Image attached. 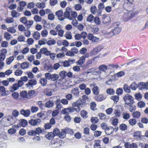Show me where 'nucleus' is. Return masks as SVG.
I'll use <instances>...</instances> for the list:
<instances>
[{
  "label": "nucleus",
  "mask_w": 148,
  "mask_h": 148,
  "mask_svg": "<svg viewBox=\"0 0 148 148\" xmlns=\"http://www.w3.org/2000/svg\"><path fill=\"white\" fill-rule=\"evenodd\" d=\"M86 101L82 99H78L76 102L72 104V106L76 109V111L79 112L80 111V108L84 107L85 105Z\"/></svg>",
  "instance_id": "1"
},
{
  "label": "nucleus",
  "mask_w": 148,
  "mask_h": 148,
  "mask_svg": "<svg viewBox=\"0 0 148 148\" xmlns=\"http://www.w3.org/2000/svg\"><path fill=\"white\" fill-rule=\"evenodd\" d=\"M123 99L125 102V104L129 105L130 104L134 103V98L132 97L129 94H126L123 97Z\"/></svg>",
  "instance_id": "2"
},
{
  "label": "nucleus",
  "mask_w": 148,
  "mask_h": 148,
  "mask_svg": "<svg viewBox=\"0 0 148 148\" xmlns=\"http://www.w3.org/2000/svg\"><path fill=\"white\" fill-rule=\"evenodd\" d=\"M136 14L135 12L127 11L124 13L123 15V19L124 21H127L134 17Z\"/></svg>",
  "instance_id": "3"
},
{
  "label": "nucleus",
  "mask_w": 148,
  "mask_h": 148,
  "mask_svg": "<svg viewBox=\"0 0 148 148\" xmlns=\"http://www.w3.org/2000/svg\"><path fill=\"white\" fill-rule=\"evenodd\" d=\"M45 77L48 80H51L53 81H56L59 78L58 75L56 74H51L49 73H45Z\"/></svg>",
  "instance_id": "4"
},
{
  "label": "nucleus",
  "mask_w": 148,
  "mask_h": 148,
  "mask_svg": "<svg viewBox=\"0 0 148 148\" xmlns=\"http://www.w3.org/2000/svg\"><path fill=\"white\" fill-rule=\"evenodd\" d=\"M42 130L40 128H37L35 130H32L29 131L27 134L29 136H33L36 134L39 135L42 132Z\"/></svg>",
  "instance_id": "5"
},
{
  "label": "nucleus",
  "mask_w": 148,
  "mask_h": 148,
  "mask_svg": "<svg viewBox=\"0 0 148 148\" xmlns=\"http://www.w3.org/2000/svg\"><path fill=\"white\" fill-rule=\"evenodd\" d=\"M4 118H6L8 122L9 125H12L15 123L16 121V118L13 117L12 116L9 115L5 116Z\"/></svg>",
  "instance_id": "6"
},
{
  "label": "nucleus",
  "mask_w": 148,
  "mask_h": 148,
  "mask_svg": "<svg viewBox=\"0 0 148 148\" xmlns=\"http://www.w3.org/2000/svg\"><path fill=\"white\" fill-rule=\"evenodd\" d=\"M41 122V120L39 119H32L29 121V123L31 125L34 126L40 124Z\"/></svg>",
  "instance_id": "7"
},
{
  "label": "nucleus",
  "mask_w": 148,
  "mask_h": 148,
  "mask_svg": "<svg viewBox=\"0 0 148 148\" xmlns=\"http://www.w3.org/2000/svg\"><path fill=\"white\" fill-rule=\"evenodd\" d=\"M56 16L58 17V19L60 21H63L65 19L62 10H59L56 13Z\"/></svg>",
  "instance_id": "8"
},
{
  "label": "nucleus",
  "mask_w": 148,
  "mask_h": 148,
  "mask_svg": "<svg viewBox=\"0 0 148 148\" xmlns=\"http://www.w3.org/2000/svg\"><path fill=\"white\" fill-rule=\"evenodd\" d=\"M37 83V81L35 79H31L28 81V83L26 84L25 85L28 88L32 87L33 86L36 85Z\"/></svg>",
  "instance_id": "9"
},
{
  "label": "nucleus",
  "mask_w": 148,
  "mask_h": 148,
  "mask_svg": "<svg viewBox=\"0 0 148 148\" xmlns=\"http://www.w3.org/2000/svg\"><path fill=\"white\" fill-rule=\"evenodd\" d=\"M71 92L76 97H78L79 96V89L77 87L72 88L71 90Z\"/></svg>",
  "instance_id": "10"
},
{
  "label": "nucleus",
  "mask_w": 148,
  "mask_h": 148,
  "mask_svg": "<svg viewBox=\"0 0 148 148\" xmlns=\"http://www.w3.org/2000/svg\"><path fill=\"white\" fill-rule=\"evenodd\" d=\"M21 114L25 117H28L29 116L30 111L29 110L27 109L25 110L23 109H21L20 111Z\"/></svg>",
  "instance_id": "11"
},
{
  "label": "nucleus",
  "mask_w": 148,
  "mask_h": 148,
  "mask_svg": "<svg viewBox=\"0 0 148 148\" xmlns=\"http://www.w3.org/2000/svg\"><path fill=\"white\" fill-rule=\"evenodd\" d=\"M88 39L92 41V42H97L99 40V38L95 36H93L92 34H89L88 36Z\"/></svg>",
  "instance_id": "12"
},
{
  "label": "nucleus",
  "mask_w": 148,
  "mask_h": 148,
  "mask_svg": "<svg viewBox=\"0 0 148 148\" xmlns=\"http://www.w3.org/2000/svg\"><path fill=\"white\" fill-rule=\"evenodd\" d=\"M0 92L2 96H4L8 95L9 92L5 90V88L3 86H0Z\"/></svg>",
  "instance_id": "13"
},
{
  "label": "nucleus",
  "mask_w": 148,
  "mask_h": 148,
  "mask_svg": "<svg viewBox=\"0 0 148 148\" xmlns=\"http://www.w3.org/2000/svg\"><path fill=\"white\" fill-rule=\"evenodd\" d=\"M121 30V28L119 27H115L111 32H109L110 34H111V33H112L113 35H112L113 36L114 35H116L120 33Z\"/></svg>",
  "instance_id": "14"
},
{
  "label": "nucleus",
  "mask_w": 148,
  "mask_h": 148,
  "mask_svg": "<svg viewBox=\"0 0 148 148\" xmlns=\"http://www.w3.org/2000/svg\"><path fill=\"white\" fill-rule=\"evenodd\" d=\"M87 55L88 54H86L84 56H83L81 57L80 59L77 62V64L80 65H82L85 61V57H87Z\"/></svg>",
  "instance_id": "15"
},
{
  "label": "nucleus",
  "mask_w": 148,
  "mask_h": 148,
  "mask_svg": "<svg viewBox=\"0 0 148 148\" xmlns=\"http://www.w3.org/2000/svg\"><path fill=\"white\" fill-rule=\"evenodd\" d=\"M98 9L97 11V14L101 15L102 10L104 8V5L103 3H100L98 5Z\"/></svg>",
  "instance_id": "16"
},
{
  "label": "nucleus",
  "mask_w": 148,
  "mask_h": 148,
  "mask_svg": "<svg viewBox=\"0 0 148 148\" xmlns=\"http://www.w3.org/2000/svg\"><path fill=\"white\" fill-rule=\"evenodd\" d=\"M7 52V50L6 49H3L1 50L0 54V57L1 59L4 60L5 57V54Z\"/></svg>",
  "instance_id": "17"
},
{
  "label": "nucleus",
  "mask_w": 148,
  "mask_h": 148,
  "mask_svg": "<svg viewBox=\"0 0 148 148\" xmlns=\"http://www.w3.org/2000/svg\"><path fill=\"white\" fill-rule=\"evenodd\" d=\"M98 69L101 71V73L102 72H106V71L108 69V67L105 64H102L99 66Z\"/></svg>",
  "instance_id": "18"
},
{
  "label": "nucleus",
  "mask_w": 148,
  "mask_h": 148,
  "mask_svg": "<svg viewBox=\"0 0 148 148\" xmlns=\"http://www.w3.org/2000/svg\"><path fill=\"white\" fill-rule=\"evenodd\" d=\"M11 16L13 18H17L21 15V14L17 12L16 10H13L11 12Z\"/></svg>",
  "instance_id": "19"
},
{
  "label": "nucleus",
  "mask_w": 148,
  "mask_h": 148,
  "mask_svg": "<svg viewBox=\"0 0 148 148\" xmlns=\"http://www.w3.org/2000/svg\"><path fill=\"white\" fill-rule=\"evenodd\" d=\"M56 108L57 110H60L63 108V106L60 103V101L59 99H57L56 101Z\"/></svg>",
  "instance_id": "20"
},
{
  "label": "nucleus",
  "mask_w": 148,
  "mask_h": 148,
  "mask_svg": "<svg viewBox=\"0 0 148 148\" xmlns=\"http://www.w3.org/2000/svg\"><path fill=\"white\" fill-rule=\"evenodd\" d=\"M61 144L59 143V140L58 139L56 142L55 141L52 142V146L54 148H56L60 147Z\"/></svg>",
  "instance_id": "21"
},
{
  "label": "nucleus",
  "mask_w": 148,
  "mask_h": 148,
  "mask_svg": "<svg viewBox=\"0 0 148 148\" xmlns=\"http://www.w3.org/2000/svg\"><path fill=\"white\" fill-rule=\"evenodd\" d=\"M47 79L45 78H42L40 79L39 82L42 86H46L47 83Z\"/></svg>",
  "instance_id": "22"
},
{
  "label": "nucleus",
  "mask_w": 148,
  "mask_h": 148,
  "mask_svg": "<svg viewBox=\"0 0 148 148\" xmlns=\"http://www.w3.org/2000/svg\"><path fill=\"white\" fill-rule=\"evenodd\" d=\"M54 105L53 101L49 100L46 103L45 106L47 108H50L53 107Z\"/></svg>",
  "instance_id": "23"
},
{
  "label": "nucleus",
  "mask_w": 148,
  "mask_h": 148,
  "mask_svg": "<svg viewBox=\"0 0 148 148\" xmlns=\"http://www.w3.org/2000/svg\"><path fill=\"white\" fill-rule=\"evenodd\" d=\"M102 48V47L101 46H99L95 48L92 51L93 54L94 55L96 54L97 53L99 52Z\"/></svg>",
  "instance_id": "24"
},
{
  "label": "nucleus",
  "mask_w": 148,
  "mask_h": 148,
  "mask_svg": "<svg viewBox=\"0 0 148 148\" xmlns=\"http://www.w3.org/2000/svg\"><path fill=\"white\" fill-rule=\"evenodd\" d=\"M108 67V69H114L115 68L117 69L119 66L117 64H108L107 66Z\"/></svg>",
  "instance_id": "25"
},
{
  "label": "nucleus",
  "mask_w": 148,
  "mask_h": 148,
  "mask_svg": "<svg viewBox=\"0 0 148 148\" xmlns=\"http://www.w3.org/2000/svg\"><path fill=\"white\" fill-rule=\"evenodd\" d=\"M29 64L26 62H24L21 64V67L22 69H27L29 67Z\"/></svg>",
  "instance_id": "26"
},
{
  "label": "nucleus",
  "mask_w": 148,
  "mask_h": 148,
  "mask_svg": "<svg viewBox=\"0 0 148 148\" xmlns=\"http://www.w3.org/2000/svg\"><path fill=\"white\" fill-rule=\"evenodd\" d=\"M123 89L124 91L127 93H129L131 92L130 86H129L126 84L124 85Z\"/></svg>",
  "instance_id": "27"
},
{
  "label": "nucleus",
  "mask_w": 148,
  "mask_h": 148,
  "mask_svg": "<svg viewBox=\"0 0 148 148\" xmlns=\"http://www.w3.org/2000/svg\"><path fill=\"white\" fill-rule=\"evenodd\" d=\"M19 86L17 84H14L12 86L10 87V90L11 92L14 91L18 89Z\"/></svg>",
  "instance_id": "28"
},
{
  "label": "nucleus",
  "mask_w": 148,
  "mask_h": 148,
  "mask_svg": "<svg viewBox=\"0 0 148 148\" xmlns=\"http://www.w3.org/2000/svg\"><path fill=\"white\" fill-rule=\"evenodd\" d=\"M20 124L23 127H25L27 124V121L24 119L20 120Z\"/></svg>",
  "instance_id": "29"
},
{
  "label": "nucleus",
  "mask_w": 148,
  "mask_h": 148,
  "mask_svg": "<svg viewBox=\"0 0 148 148\" xmlns=\"http://www.w3.org/2000/svg\"><path fill=\"white\" fill-rule=\"evenodd\" d=\"M54 134L52 132H50L48 133L45 136L46 138L49 140H51L53 139L54 137Z\"/></svg>",
  "instance_id": "30"
},
{
  "label": "nucleus",
  "mask_w": 148,
  "mask_h": 148,
  "mask_svg": "<svg viewBox=\"0 0 148 148\" xmlns=\"http://www.w3.org/2000/svg\"><path fill=\"white\" fill-rule=\"evenodd\" d=\"M138 88L141 90L142 89H146V83L144 82H141L138 84Z\"/></svg>",
  "instance_id": "31"
},
{
  "label": "nucleus",
  "mask_w": 148,
  "mask_h": 148,
  "mask_svg": "<svg viewBox=\"0 0 148 148\" xmlns=\"http://www.w3.org/2000/svg\"><path fill=\"white\" fill-rule=\"evenodd\" d=\"M64 16L65 18H67L70 20H71L73 19V18L70 15V12H65L64 13Z\"/></svg>",
  "instance_id": "32"
},
{
  "label": "nucleus",
  "mask_w": 148,
  "mask_h": 148,
  "mask_svg": "<svg viewBox=\"0 0 148 148\" xmlns=\"http://www.w3.org/2000/svg\"><path fill=\"white\" fill-rule=\"evenodd\" d=\"M105 131L107 135H110L113 132V128L112 127H111L110 128H106L105 129Z\"/></svg>",
  "instance_id": "33"
},
{
  "label": "nucleus",
  "mask_w": 148,
  "mask_h": 148,
  "mask_svg": "<svg viewBox=\"0 0 148 148\" xmlns=\"http://www.w3.org/2000/svg\"><path fill=\"white\" fill-rule=\"evenodd\" d=\"M110 17L109 16H107L105 15H103L102 16V22L104 24H106L109 21V20Z\"/></svg>",
  "instance_id": "34"
},
{
  "label": "nucleus",
  "mask_w": 148,
  "mask_h": 148,
  "mask_svg": "<svg viewBox=\"0 0 148 148\" xmlns=\"http://www.w3.org/2000/svg\"><path fill=\"white\" fill-rule=\"evenodd\" d=\"M33 36L35 39L38 40L40 37V34L38 32H36L33 33Z\"/></svg>",
  "instance_id": "35"
},
{
  "label": "nucleus",
  "mask_w": 148,
  "mask_h": 148,
  "mask_svg": "<svg viewBox=\"0 0 148 148\" xmlns=\"http://www.w3.org/2000/svg\"><path fill=\"white\" fill-rule=\"evenodd\" d=\"M92 91L94 95H98L99 92L98 87L97 86H94L92 89Z\"/></svg>",
  "instance_id": "36"
},
{
  "label": "nucleus",
  "mask_w": 148,
  "mask_h": 148,
  "mask_svg": "<svg viewBox=\"0 0 148 148\" xmlns=\"http://www.w3.org/2000/svg\"><path fill=\"white\" fill-rule=\"evenodd\" d=\"M14 56L10 57L7 59L6 62L7 64H10L14 60Z\"/></svg>",
  "instance_id": "37"
},
{
  "label": "nucleus",
  "mask_w": 148,
  "mask_h": 148,
  "mask_svg": "<svg viewBox=\"0 0 148 148\" xmlns=\"http://www.w3.org/2000/svg\"><path fill=\"white\" fill-rule=\"evenodd\" d=\"M90 10L91 12L93 14H95L97 12V8L95 6H92L90 8Z\"/></svg>",
  "instance_id": "38"
},
{
  "label": "nucleus",
  "mask_w": 148,
  "mask_h": 148,
  "mask_svg": "<svg viewBox=\"0 0 148 148\" xmlns=\"http://www.w3.org/2000/svg\"><path fill=\"white\" fill-rule=\"evenodd\" d=\"M45 3H38L36 4L37 7L39 8H43L45 7Z\"/></svg>",
  "instance_id": "39"
},
{
  "label": "nucleus",
  "mask_w": 148,
  "mask_h": 148,
  "mask_svg": "<svg viewBox=\"0 0 148 148\" xmlns=\"http://www.w3.org/2000/svg\"><path fill=\"white\" fill-rule=\"evenodd\" d=\"M20 95L23 98H29L27 95V93L26 91H24L21 92Z\"/></svg>",
  "instance_id": "40"
},
{
  "label": "nucleus",
  "mask_w": 148,
  "mask_h": 148,
  "mask_svg": "<svg viewBox=\"0 0 148 148\" xmlns=\"http://www.w3.org/2000/svg\"><path fill=\"white\" fill-rule=\"evenodd\" d=\"M119 97L118 96H111L110 98L112 100L114 103H117L119 101Z\"/></svg>",
  "instance_id": "41"
},
{
  "label": "nucleus",
  "mask_w": 148,
  "mask_h": 148,
  "mask_svg": "<svg viewBox=\"0 0 148 148\" xmlns=\"http://www.w3.org/2000/svg\"><path fill=\"white\" fill-rule=\"evenodd\" d=\"M66 134L65 131H64V129H63L62 130V132H59L58 136L60 138H63L65 137Z\"/></svg>",
  "instance_id": "42"
},
{
  "label": "nucleus",
  "mask_w": 148,
  "mask_h": 148,
  "mask_svg": "<svg viewBox=\"0 0 148 148\" xmlns=\"http://www.w3.org/2000/svg\"><path fill=\"white\" fill-rule=\"evenodd\" d=\"M140 115V113L138 111H136L132 114V116L134 118H138Z\"/></svg>",
  "instance_id": "43"
},
{
  "label": "nucleus",
  "mask_w": 148,
  "mask_h": 148,
  "mask_svg": "<svg viewBox=\"0 0 148 148\" xmlns=\"http://www.w3.org/2000/svg\"><path fill=\"white\" fill-rule=\"evenodd\" d=\"M66 110L68 114L69 112H74L75 111H76V109L75 107L73 106V108L69 107L66 108Z\"/></svg>",
  "instance_id": "44"
},
{
  "label": "nucleus",
  "mask_w": 148,
  "mask_h": 148,
  "mask_svg": "<svg viewBox=\"0 0 148 148\" xmlns=\"http://www.w3.org/2000/svg\"><path fill=\"white\" fill-rule=\"evenodd\" d=\"M95 98L97 101H101L103 100L104 97L102 95H100L99 96H96Z\"/></svg>",
  "instance_id": "45"
},
{
  "label": "nucleus",
  "mask_w": 148,
  "mask_h": 148,
  "mask_svg": "<svg viewBox=\"0 0 148 148\" xmlns=\"http://www.w3.org/2000/svg\"><path fill=\"white\" fill-rule=\"evenodd\" d=\"M87 114V112L85 110H82L81 112V115L84 118H86L88 117Z\"/></svg>",
  "instance_id": "46"
},
{
  "label": "nucleus",
  "mask_w": 148,
  "mask_h": 148,
  "mask_svg": "<svg viewBox=\"0 0 148 148\" xmlns=\"http://www.w3.org/2000/svg\"><path fill=\"white\" fill-rule=\"evenodd\" d=\"M130 86L132 90H135L136 89V88L138 86L135 82H133L131 84Z\"/></svg>",
  "instance_id": "47"
},
{
  "label": "nucleus",
  "mask_w": 148,
  "mask_h": 148,
  "mask_svg": "<svg viewBox=\"0 0 148 148\" xmlns=\"http://www.w3.org/2000/svg\"><path fill=\"white\" fill-rule=\"evenodd\" d=\"M94 148H101V146L100 145V141L99 140L96 141L94 145Z\"/></svg>",
  "instance_id": "48"
},
{
  "label": "nucleus",
  "mask_w": 148,
  "mask_h": 148,
  "mask_svg": "<svg viewBox=\"0 0 148 148\" xmlns=\"http://www.w3.org/2000/svg\"><path fill=\"white\" fill-rule=\"evenodd\" d=\"M23 72L20 70H16L14 72V74L16 76H21Z\"/></svg>",
  "instance_id": "49"
},
{
  "label": "nucleus",
  "mask_w": 148,
  "mask_h": 148,
  "mask_svg": "<svg viewBox=\"0 0 148 148\" xmlns=\"http://www.w3.org/2000/svg\"><path fill=\"white\" fill-rule=\"evenodd\" d=\"M14 19L12 17H8L5 20V22L8 23H12L14 21Z\"/></svg>",
  "instance_id": "50"
},
{
  "label": "nucleus",
  "mask_w": 148,
  "mask_h": 148,
  "mask_svg": "<svg viewBox=\"0 0 148 148\" xmlns=\"http://www.w3.org/2000/svg\"><path fill=\"white\" fill-rule=\"evenodd\" d=\"M4 37L7 40H10L11 37V36L8 32H5L4 33Z\"/></svg>",
  "instance_id": "51"
},
{
  "label": "nucleus",
  "mask_w": 148,
  "mask_h": 148,
  "mask_svg": "<svg viewBox=\"0 0 148 148\" xmlns=\"http://www.w3.org/2000/svg\"><path fill=\"white\" fill-rule=\"evenodd\" d=\"M58 82L61 84H63L66 82V79L64 77H61L58 81Z\"/></svg>",
  "instance_id": "52"
},
{
  "label": "nucleus",
  "mask_w": 148,
  "mask_h": 148,
  "mask_svg": "<svg viewBox=\"0 0 148 148\" xmlns=\"http://www.w3.org/2000/svg\"><path fill=\"white\" fill-rule=\"evenodd\" d=\"M7 30L8 32L12 33H14L16 32L15 29L13 27H9L7 29Z\"/></svg>",
  "instance_id": "53"
},
{
  "label": "nucleus",
  "mask_w": 148,
  "mask_h": 148,
  "mask_svg": "<svg viewBox=\"0 0 148 148\" xmlns=\"http://www.w3.org/2000/svg\"><path fill=\"white\" fill-rule=\"evenodd\" d=\"M12 95L13 97L15 99H17L19 97V94L17 92H14L12 93Z\"/></svg>",
  "instance_id": "54"
},
{
  "label": "nucleus",
  "mask_w": 148,
  "mask_h": 148,
  "mask_svg": "<svg viewBox=\"0 0 148 148\" xmlns=\"http://www.w3.org/2000/svg\"><path fill=\"white\" fill-rule=\"evenodd\" d=\"M94 22L97 25H99L101 23L99 18L98 17H95L94 18Z\"/></svg>",
  "instance_id": "55"
},
{
  "label": "nucleus",
  "mask_w": 148,
  "mask_h": 148,
  "mask_svg": "<svg viewBox=\"0 0 148 148\" xmlns=\"http://www.w3.org/2000/svg\"><path fill=\"white\" fill-rule=\"evenodd\" d=\"M99 120L96 117H92L91 119V121L92 123L95 124L98 123Z\"/></svg>",
  "instance_id": "56"
},
{
  "label": "nucleus",
  "mask_w": 148,
  "mask_h": 148,
  "mask_svg": "<svg viewBox=\"0 0 148 148\" xmlns=\"http://www.w3.org/2000/svg\"><path fill=\"white\" fill-rule=\"evenodd\" d=\"M123 92V90L122 88H119L116 90V94L118 95H121Z\"/></svg>",
  "instance_id": "57"
},
{
  "label": "nucleus",
  "mask_w": 148,
  "mask_h": 148,
  "mask_svg": "<svg viewBox=\"0 0 148 148\" xmlns=\"http://www.w3.org/2000/svg\"><path fill=\"white\" fill-rule=\"evenodd\" d=\"M34 19L36 22H39L41 21L42 18L38 15H35L34 17Z\"/></svg>",
  "instance_id": "58"
},
{
  "label": "nucleus",
  "mask_w": 148,
  "mask_h": 148,
  "mask_svg": "<svg viewBox=\"0 0 148 148\" xmlns=\"http://www.w3.org/2000/svg\"><path fill=\"white\" fill-rule=\"evenodd\" d=\"M64 131H65L66 133L71 134H72L73 133V132L72 130L68 128L64 129Z\"/></svg>",
  "instance_id": "59"
},
{
  "label": "nucleus",
  "mask_w": 148,
  "mask_h": 148,
  "mask_svg": "<svg viewBox=\"0 0 148 148\" xmlns=\"http://www.w3.org/2000/svg\"><path fill=\"white\" fill-rule=\"evenodd\" d=\"M93 16L92 14H90L87 18V21L88 22H92L94 19Z\"/></svg>",
  "instance_id": "60"
},
{
  "label": "nucleus",
  "mask_w": 148,
  "mask_h": 148,
  "mask_svg": "<svg viewBox=\"0 0 148 148\" xmlns=\"http://www.w3.org/2000/svg\"><path fill=\"white\" fill-rule=\"evenodd\" d=\"M119 128L121 130L124 131L127 129V126L125 124H122L120 125Z\"/></svg>",
  "instance_id": "61"
},
{
  "label": "nucleus",
  "mask_w": 148,
  "mask_h": 148,
  "mask_svg": "<svg viewBox=\"0 0 148 148\" xmlns=\"http://www.w3.org/2000/svg\"><path fill=\"white\" fill-rule=\"evenodd\" d=\"M12 115L15 117H17L19 115V112L16 110H14L12 112Z\"/></svg>",
  "instance_id": "62"
},
{
  "label": "nucleus",
  "mask_w": 148,
  "mask_h": 148,
  "mask_svg": "<svg viewBox=\"0 0 148 148\" xmlns=\"http://www.w3.org/2000/svg\"><path fill=\"white\" fill-rule=\"evenodd\" d=\"M35 94V91L34 90H30L27 93V95L29 98L30 97L33 96Z\"/></svg>",
  "instance_id": "63"
},
{
  "label": "nucleus",
  "mask_w": 148,
  "mask_h": 148,
  "mask_svg": "<svg viewBox=\"0 0 148 148\" xmlns=\"http://www.w3.org/2000/svg\"><path fill=\"white\" fill-rule=\"evenodd\" d=\"M38 110V108L36 106H32L31 108V111L32 113L36 112Z\"/></svg>",
  "instance_id": "64"
}]
</instances>
